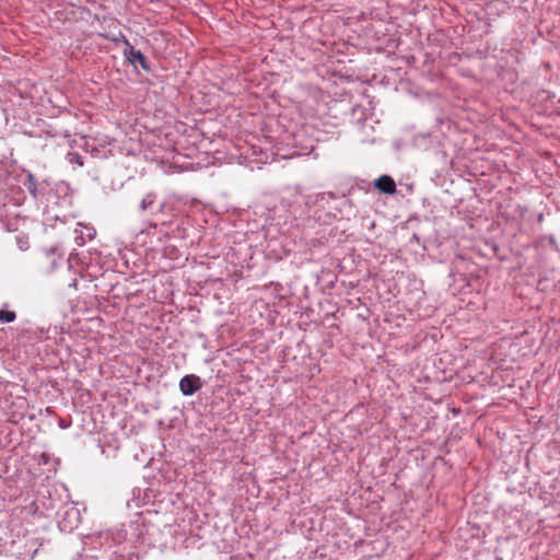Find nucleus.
Segmentation results:
<instances>
[{
  "label": "nucleus",
  "mask_w": 560,
  "mask_h": 560,
  "mask_svg": "<svg viewBox=\"0 0 560 560\" xmlns=\"http://www.w3.org/2000/svg\"><path fill=\"white\" fill-rule=\"evenodd\" d=\"M200 377L195 374L185 375L179 381V389L184 396H191L201 388Z\"/></svg>",
  "instance_id": "f257e3e1"
},
{
  "label": "nucleus",
  "mask_w": 560,
  "mask_h": 560,
  "mask_svg": "<svg viewBox=\"0 0 560 560\" xmlns=\"http://www.w3.org/2000/svg\"><path fill=\"white\" fill-rule=\"evenodd\" d=\"M125 44V56L128 59V61L131 62L133 66L139 65L143 70L149 71L150 66L145 56L140 50H136L133 46L129 44L128 40H126Z\"/></svg>",
  "instance_id": "f03ea898"
},
{
  "label": "nucleus",
  "mask_w": 560,
  "mask_h": 560,
  "mask_svg": "<svg viewBox=\"0 0 560 560\" xmlns=\"http://www.w3.org/2000/svg\"><path fill=\"white\" fill-rule=\"evenodd\" d=\"M80 523V513L75 508H70L65 512L62 520L59 522V527L63 532H71Z\"/></svg>",
  "instance_id": "7ed1b4c3"
},
{
  "label": "nucleus",
  "mask_w": 560,
  "mask_h": 560,
  "mask_svg": "<svg viewBox=\"0 0 560 560\" xmlns=\"http://www.w3.org/2000/svg\"><path fill=\"white\" fill-rule=\"evenodd\" d=\"M75 234V244L78 246H83L86 243V241H92L95 237L96 231L93 226H89L83 223H78Z\"/></svg>",
  "instance_id": "20e7f679"
},
{
  "label": "nucleus",
  "mask_w": 560,
  "mask_h": 560,
  "mask_svg": "<svg viewBox=\"0 0 560 560\" xmlns=\"http://www.w3.org/2000/svg\"><path fill=\"white\" fill-rule=\"evenodd\" d=\"M375 188H377L380 191L388 195H393L396 192V184L395 180L388 176V175H382L380 176L375 183Z\"/></svg>",
  "instance_id": "39448f33"
},
{
  "label": "nucleus",
  "mask_w": 560,
  "mask_h": 560,
  "mask_svg": "<svg viewBox=\"0 0 560 560\" xmlns=\"http://www.w3.org/2000/svg\"><path fill=\"white\" fill-rule=\"evenodd\" d=\"M23 185L33 198H37L39 195H42V189L39 188V185L37 184L33 174H27Z\"/></svg>",
  "instance_id": "423d86ee"
},
{
  "label": "nucleus",
  "mask_w": 560,
  "mask_h": 560,
  "mask_svg": "<svg viewBox=\"0 0 560 560\" xmlns=\"http://www.w3.org/2000/svg\"><path fill=\"white\" fill-rule=\"evenodd\" d=\"M155 198H156L155 194H153V192H149V194H147V195L143 197V199L141 200L140 209H141L142 211H144V210H147L148 208H150V207L154 203Z\"/></svg>",
  "instance_id": "0eeeda50"
},
{
  "label": "nucleus",
  "mask_w": 560,
  "mask_h": 560,
  "mask_svg": "<svg viewBox=\"0 0 560 560\" xmlns=\"http://www.w3.org/2000/svg\"><path fill=\"white\" fill-rule=\"evenodd\" d=\"M16 318V315L12 311H3L0 310V322L2 323H12Z\"/></svg>",
  "instance_id": "6e6552de"
},
{
  "label": "nucleus",
  "mask_w": 560,
  "mask_h": 560,
  "mask_svg": "<svg viewBox=\"0 0 560 560\" xmlns=\"http://www.w3.org/2000/svg\"><path fill=\"white\" fill-rule=\"evenodd\" d=\"M68 160H69L70 163H77L80 166L83 165L82 158L78 153H74V152L69 153L68 154Z\"/></svg>",
  "instance_id": "1a4fd4ad"
},
{
  "label": "nucleus",
  "mask_w": 560,
  "mask_h": 560,
  "mask_svg": "<svg viewBox=\"0 0 560 560\" xmlns=\"http://www.w3.org/2000/svg\"><path fill=\"white\" fill-rule=\"evenodd\" d=\"M18 245L21 250H26L28 248V242L27 240L19 238Z\"/></svg>",
  "instance_id": "9d476101"
}]
</instances>
